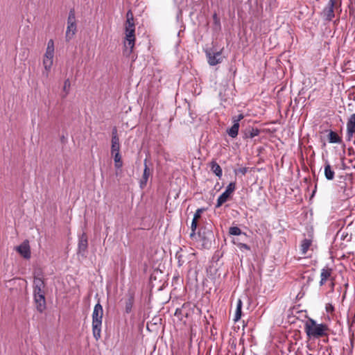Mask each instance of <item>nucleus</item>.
<instances>
[{
	"label": "nucleus",
	"instance_id": "32",
	"mask_svg": "<svg viewBox=\"0 0 355 355\" xmlns=\"http://www.w3.org/2000/svg\"><path fill=\"white\" fill-rule=\"evenodd\" d=\"M244 118V115L243 114H240L238 116H234L232 117V122L239 123L241 120Z\"/></svg>",
	"mask_w": 355,
	"mask_h": 355
},
{
	"label": "nucleus",
	"instance_id": "1",
	"mask_svg": "<svg viewBox=\"0 0 355 355\" xmlns=\"http://www.w3.org/2000/svg\"><path fill=\"white\" fill-rule=\"evenodd\" d=\"M126 19L125 24V41L124 43L125 49L124 52L126 55H129L132 52L135 42L134 17L130 10L126 13Z\"/></svg>",
	"mask_w": 355,
	"mask_h": 355
},
{
	"label": "nucleus",
	"instance_id": "13",
	"mask_svg": "<svg viewBox=\"0 0 355 355\" xmlns=\"http://www.w3.org/2000/svg\"><path fill=\"white\" fill-rule=\"evenodd\" d=\"M34 302L37 311L44 312L46 308L45 295H34Z\"/></svg>",
	"mask_w": 355,
	"mask_h": 355
},
{
	"label": "nucleus",
	"instance_id": "27",
	"mask_svg": "<svg viewBox=\"0 0 355 355\" xmlns=\"http://www.w3.org/2000/svg\"><path fill=\"white\" fill-rule=\"evenodd\" d=\"M304 94L305 90H299L297 93V96L295 97V101H297L298 103H300L302 101V103H304L306 100V96Z\"/></svg>",
	"mask_w": 355,
	"mask_h": 355
},
{
	"label": "nucleus",
	"instance_id": "20",
	"mask_svg": "<svg viewBox=\"0 0 355 355\" xmlns=\"http://www.w3.org/2000/svg\"><path fill=\"white\" fill-rule=\"evenodd\" d=\"M328 139L329 142L331 144H340L342 141V139L338 135L332 130H329Z\"/></svg>",
	"mask_w": 355,
	"mask_h": 355
},
{
	"label": "nucleus",
	"instance_id": "4",
	"mask_svg": "<svg viewBox=\"0 0 355 355\" xmlns=\"http://www.w3.org/2000/svg\"><path fill=\"white\" fill-rule=\"evenodd\" d=\"M54 57V42L53 40H49L47 43L46 52L43 58V67L44 71H42V76L47 78L51 70V67L53 62Z\"/></svg>",
	"mask_w": 355,
	"mask_h": 355
},
{
	"label": "nucleus",
	"instance_id": "9",
	"mask_svg": "<svg viewBox=\"0 0 355 355\" xmlns=\"http://www.w3.org/2000/svg\"><path fill=\"white\" fill-rule=\"evenodd\" d=\"M15 250L24 259H28L31 258V248L29 242L27 240L24 241L19 245L15 247Z\"/></svg>",
	"mask_w": 355,
	"mask_h": 355
},
{
	"label": "nucleus",
	"instance_id": "17",
	"mask_svg": "<svg viewBox=\"0 0 355 355\" xmlns=\"http://www.w3.org/2000/svg\"><path fill=\"white\" fill-rule=\"evenodd\" d=\"M335 172L331 168L330 164L327 161L324 165V176L328 180H332L334 178Z\"/></svg>",
	"mask_w": 355,
	"mask_h": 355
},
{
	"label": "nucleus",
	"instance_id": "16",
	"mask_svg": "<svg viewBox=\"0 0 355 355\" xmlns=\"http://www.w3.org/2000/svg\"><path fill=\"white\" fill-rule=\"evenodd\" d=\"M134 304V295L129 293L125 299V310L126 313L131 312Z\"/></svg>",
	"mask_w": 355,
	"mask_h": 355
},
{
	"label": "nucleus",
	"instance_id": "22",
	"mask_svg": "<svg viewBox=\"0 0 355 355\" xmlns=\"http://www.w3.org/2000/svg\"><path fill=\"white\" fill-rule=\"evenodd\" d=\"M259 134V130L257 128H250L245 130L244 132V138L245 139H252L253 137L257 136Z\"/></svg>",
	"mask_w": 355,
	"mask_h": 355
},
{
	"label": "nucleus",
	"instance_id": "10",
	"mask_svg": "<svg viewBox=\"0 0 355 355\" xmlns=\"http://www.w3.org/2000/svg\"><path fill=\"white\" fill-rule=\"evenodd\" d=\"M88 247V240L86 233L83 232L78 238V253L85 255Z\"/></svg>",
	"mask_w": 355,
	"mask_h": 355
},
{
	"label": "nucleus",
	"instance_id": "26",
	"mask_svg": "<svg viewBox=\"0 0 355 355\" xmlns=\"http://www.w3.org/2000/svg\"><path fill=\"white\" fill-rule=\"evenodd\" d=\"M44 288L45 284L42 278L35 277L33 281V288Z\"/></svg>",
	"mask_w": 355,
	"mask_h": 355
},
{
	"label": "nucleus",
	"instance_id": "28",
	"mask_svg": "<svg viewBox=\"0 0 355 355\" xmlns=\"http://www.w3.org/2000/svg\"><path fill=\"white\" fill-rule=\"evenodd\" d=\"M233 243L236 245L237 247L241 250H250V248L245 243H243L239 241H233Z\"/></svg>",
	"mask_w": 355,
	"mask_h": 355
},
{
	"label": "nucleus",
	"instance_id": "7",
	"mask_svg": "<svg viewBox=\"0 0 355 355\" xmlns=\"http://www.w3.org/2000/svg\"><path fill=\"white\" fill-rule=\"evenodd\" d=\"M235 189L236 184L234 182H230L227 186L225 191L218 198L216 207L218 208L222 206V205L229 199L230 196L234 191Z\"/></svg>",
	"mask_w": 355,
	"mask_h": 355
},
{
	"label": "nucleus",
	"instance_id": "5",
	"mask_svg": "<svg viewBox=\"0 0 355 355\" xmlns=\"http://www.w3.org/2000/svg\"><path fill=\"white\" fill-rule=\"evenodd\" d=\"M77 31V25H76V19L75 10L73 9H71L68 18H67V27L66 31L65 38L67 41L71 40L73 36L75 35Z\"/></svg>",
	"mask_w": 355,
	"mask_h": 355
},
{
	"label": "nucleus",
	"instance_id": "18",
	"mask_svg": "<svg viewBox=\"0 0 355 355\" xmlns=\"http://www.w3.org/2000/svg\"><path fill=\"white\" fill-rule=\"evenodd\" d=\"M211 171L219 178L223 175V171L220 165L215 161H212L210 164Z\"/></svg>",
	"mask_w": 355,
	"mask_h": 355
},
{
	"label": "nucleus",
	"instance_id": "14",
	"mask_svg": "<svg viewBox=\"0 0 355 355\" xmlns=\"http://www.w3.org/2000/svg\"><path fill=\"white\" fill-rule=\"evenodd\" d=\"M147 160H144V169L143 175L140 180V187L141 189L144 188L146 186L147 182L148 180L149 177L151 175L150 171L146 164Z\"/></svg>",
	"mask_w": 355,
	"mask_h": 355
},
{
	"label": "nucleus",
	"instance_id": "19",
	"mask_svg": "<svg viewBox=\"0 0 355 355\" xmlns=\"http://www.w3.org/2000/svg\"><path fill=\"white\" fill-rule=\"evenodd\" d=\"M312 243L311 239H304L302 241V243L300 245V250L302 254H306L309 247Z\"/></svg>",
	"mask_w": 355,
	"mask_h": 355
},
{
	"label": "nucleus",
	"instance_id": "35",
	"mask_svg": "<svg viewBox=\"0 0 355 355\" xmlns=\"http://www.w3.org/2000/svg\"><path fill=\"white\" fill-rule=\"evenodd\" d=\"M70 87V82L69 80H66L64 81L63 89H67Z\"/></svg>",
	"mask_w": 355,
	"mask_h": 355
},
{
	"label": "nucleus",
	"instance_id": "3",
	"mask_svg": "<svg viewBox=\"0 0 355 355\" xmlns=\"http://www.w3.org/2000/svg\"><path fill=\"white\" fill-rule=\"evenodd\" d=\"M103 314V306L98 302L94 306L92 313V332L96 340L101 338Z\"/></svg>",
	"mask_w": 355,
	"mask_h": 355
},
{
	"label": "nucleus",
	"instance_id": "8",
	"mask_svg": "<svg viewBox=\"0 0 355 355\" xmlns=\"http://www.w3.org/2000/svg\"><path fill=\"white\" fill-rule=\"evenodd\" d=\"M206 56L208 60V63L211 66H215L217 64L222 62L223 57L221 51H214L212 49L206 50Z\"/></svg>",
	"mask_w": 355,
	"mask_h": 355
},
{
	"label": "nucleus",
	"instance_id": "15",
	"mask_svg": "<svg viewBox=\"0 0 355 355\" xmlns=\"http://www.w3.org/2000/svg\"><path fill=\"white\" fill-rule=\"evenodd\" d=\"M331 268H323L321 270L320 286H322L326 283V282L331 277Z\"/></svg>",
	"mask_w": 355,
	"mask_h": 355
},
{
	"label": "nucleus",
	"instance_id": "37",
	"mask_svg": "<svg viewBox=\"0 0 355 355\" xmlns=\"http://www.w3.org/2000/svg\"><path fill=\"white\" fill-rule=\"evenodd\" d=\"M214 19H216V18H217V15H216V14H214Z\"/></svg>",
	"mask_w": 355,
	"mask_h": 355
},
{
	"label": "nucleus",
	"instance_id": "2",
	"mask_svg": "<svg viewBox=\"0 0 355 355\" xmlns=\"http://www.w3.org/2000/svg\"><path fill=\"white\" fill-rule=\"evenodd\" d=\"M304 331L309 338H320L328 335L329 327L324 323L318 324L316 321L309 318L304 324Z\"/></svg>",
	"mask_w": 355,
	"mask_h": 355
},
{
	"label": "nucleus",
	"instance_id": "24",
	"mask_svg": "<svg viewBox=\"0 0 355 355\" xmlns=\"http://www.w3.org/2000/svg\"><path fill=\"white\" fill-rule=\"evenodd\" d=\"M114 157V166L116 168L119 169L123 166V162L120 153H112Z\"/></svg>",
	"mask_w": 355,
	"mask_h": 355
},
{
	"label": "nucleus",
	"instance_id": "23",
	"mask_svg": "<svg viewBox=\"0 0 355 355\" xmlns=\"http://www.w3.org/2000/svg\"><path fill=\"white\" fill-rule=\"evenodd\" d=\"M243 302L241 299H239L236 303V309L234 315V322H237L240 320L241 317V309H242Z\"/></svg>",
	"mask_w": 355,
	"mask_h": 355
},
{
	"label": "nucleus",
	"instance_id": "21",
	"mask_svg": "<svg viewBox=\"0 0 355 355\" xmlns=\"http://www.w3.org/2000/svg\"><path fill=\"white\" fill-rule=\"evenodd\" d=\"M239 123L233 122L232 126L227 130V132L232 138H235L238 135Z\"/></svg>",
	"mask_w": 355,
	"mask_h": 355
},
{
	"label": "nucleus",
	"instance_id": "30",
	"mask_svg": "<svg viewBox=\"0 0 355 355\" xmlns=\"http://www.w3.org/2000/svg\"><path fill=\"white\" fill-rule=\"evenodd\" d=\"M202 211H203L202 209H198L196 210V213L194 214L193 220L198 221V218H200V216H201V214Z\"/></svg>",
	"mask_w": 355,
	"mask_h": 355
},
{
	"label": "nucleus",
	"instance_id": "36",
	"mask_svg": "<svg viewBox=\"0 0 355 355\" xmlns=\"http://www.w3.org/2000/svg\"><path fill=\"white\" fill-rule=\"evenodd\" d=\"M331 288H334V282H331Z\"/></svg>",
	"mask_w": 355,
	"mask_h": 355
},
{
	"label": "nucleus",
	"instance_id": "29",
	"mask_svg": "<svg viewBox=\"0 0 355 355\" xmlns=\"http://www.w3.org/2000/svg\"><path fill=\"white\" fill-rule=\"evenodd\" d=\"M45 295L44 288H33V295Z\"/></svg>",
	"mask_w": 355,
	"mask_h": 355
},
{
	"label": "nucleus",
	"instance_id": "6",
	"mask_svg": "<svg viewBox=\"0 0 355 355\" xmlns=\"http://www.w3.org/2000/svg\"><path fill=\"white\" fill-rule=\"evenodd\" d=\"M341 6V0H329L327 6L322 10L321 16L327 21H331L334 17V9Z\"/></svg>",
	"mask_w": 355,
	"mask_h": 355
},
{
	"label": "nucleus",
	"instance_id": "25",
	"mask_svg": "<svg viewBox=\"0 0 355 355\" xmlns=\"http://www.w3.org/2000/svg\"><path fill=\"white\" fill-rule=\"evenodd\" d=\"M229 234L230 235L239 236L243 234L244 236H247L246 233L242 232L241 230L238 227H230L229 229Z\"/></svg>",
	"mask_w": 355,
	"mask_h": 355
},
{
	"label": "nucleus",
	"instance_id": "12",
	"mask_svg": "<svg viewBox=\"0 0 355 355\" xmlns=\"http://www.w3.org/2000/svg\"><path fill=\"white\" fill-rule=\"evenodd\" d=\"M355 134V114L350 116L347 123V140H351Z\"/></svg>",
	"mask_w": 355,
	"mask_h": 355
},
{
	"label": "nucleus",
	"instance_id": "38",
	"mask_svg": "<svg viewBox=\"0 0 355 355\" xmlns=\"http://www.w3.org/2000/svg\"><path fill=\"white\" fill-rule=\"evenodd\" d=\"M350 89H355V86H352Z\"/></svg>",
	"mask_w": 355,
	"mask_h": 355
},
{
	"label": "nucleus",
	"instance_id": "31",
	"mask_svg": "<svg viewBox=\"0 0 355 355\" xmlns=\"http://www.w3.org/2000/svg\"><path fill=\"white\" fill-rule=\"evenodd\" d=\"M247 172H248V168H246V167L239 168L235 171L236 174L240 173L241 175H245Z\"/></svg>",
	"mask_w": 355,
	"mask_h": 355
},
{
	"label": "nucleus",
	"instance_id": "34",
	"mask_svg": "<svg viewBox=\"0 0 355 355\" xmlns=\"http://www.w3.org/2000/svg\"><path fill=\"white\" fill-rule=\"evenodd\" d=\"M325 309L327 313H332L334 311V307L331 304L328 303L326 304Z\"/></svg>",
	"mask_w": 355,
	"mask_h": 355
},
{
	"label": "nucleus",
	"instance_id": "11",
	"mask_svg": "<svg viewBox=\"0 0 355 355\" xmlns=\"http://www.w3.org/2000/svg\"><path fill=\"white\" fill-rule=\"evenodd\" d=\"M111 153H120V142L118 136L117 129L114 127L112 132Z\"/></svg>",
	"mask_w": 355,
	"mask_h": 355
},
{
	"label": "nucleus",
	"instance_id": "33",
	"mask_svg": "<svg viewBox=\"0 0 355 355\" xmlns=\"http://www.w3.org/2000/svg\"><path fill=\"white\" fill-rule=\"evenodd\" d=\"M191 228L192 231L191 236H193L195 234V231L197 228V220H192Z\"/></svg>",
	"mask_w": 355,
	"mask_h": 355
}]
</instances>
